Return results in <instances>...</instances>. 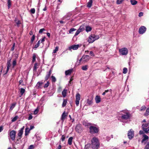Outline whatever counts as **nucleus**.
Listing matches in <instances>:
<instances>
[{"instance_id": "f257e3e1", "label": "nucleus", "mask_w": 149, "mask_h": 149, "mask_svg": "<svg viewBox=\"0 0 149 149\" xmlns=\"http://www.w3.org/2000/svg\"><path fill=\"white\" fill-rule=\"evenodd\" d=\"M91 146L93 149H97L99 147L100 143L97 138L93 137L91 140Z\"/></svg>"}, {"instance_id": "f03ea898", "label": "nucleus", "mask_w": 149, "mask_h": 149, "mask_svg": "<svg viewBox=\"0 0 149 149\" xmlns=\"http://www.w3.org/2000/svg\"><path fill=\"white\" fill-rule=\"evenodd\" d=\"M121 118L123 120H128L130 118V114L127 111H124L121 112L120 113Z\"/></svg>"}, {"instance_id": "7ed1b4c3", "label": "nucleus", "mask_w": 149, "mask_h": 149, "mask_svg": "<svg viewBox=\"0 0 149 149\" xmlns=\"http://www.w3.org/2000/svg\"><path fill=\"white\" fill-rule=\"evenodd\" d=\"M99 130L98 127L93 125L89 127V132L91 134L97 133Z\"/></svg>"}, {"instance_id": "20e7f679", "label": "nucleus", "mask_w": 149, "mask_h": 149, "mask_svg": "<svg viewBox=\"0 0 149 149\" xmlns=\"http://www.w3.org/2000/svg\"><path fill=\"white\" fill-rule=\"evenodd\" d=\"M16 133V131L15 130H12L8 132V137L10 141V139L12 141H14L15 140Z\"/></svg>"}, {"instance_id": "39448f33", "label": "nucleus", "mask_w": 149, "mask_h": 149, "mask_svg": "<svg viewBox=\"0 0 149 149\" xmlns=\"http://www.w3.org/2000/svg\"><path fill=\"white\" fill-rule=\"evenodd\" d=\"M99 38V36L97 35L92 34L90 35L88 38V41L89 43H92L95 40Z\"/></svg>"}, {"instance_id": "423d86ee", "label": "nucleus", "mask_w": 149, "mask_h": 149, "mask_svg": "<svg viewBox=\"0 0 149 149\" xmlns=\"http://www.w3.org/2000/svg\"><path fill=\"white\" fill-rule=\"evenodd\" d=\"M142 128L146 133L149 132V122L143 124L142 125Z\"/></svg>"}, {"instance_id": "0eeeda50", "label": "nucleus", "mask_w": 149, "mask_h": 149, "mask_svg": "<svg viewBox=\"0 0 149 149\" xmlns=\"http://www.w3.org/2000/svg\"><path fill=\"white\" fill-rule=\"evenodd\" d=\"M120 54L122 55H126L128 52L127 49L125 47H123L119 49Z\"/></svg>"}, {"instance_id": "6e6552de", "label": "nucleus", "mask_w": 149, "mask_h": 149, "mask_svg": "<svg viewBox=\"0 0 149 149\" xmlns=\"http://www.w3.org/2000/svg\"><path fill=\"white\" fill-rule=\"evenodd\" d=\"M90 59V56L88 55L83 56L80 60V62H86L88 61Z\"/></svg>"}, {"instance_id": "1a4fd4ad", "label": "nucleus", "mask_w": 149, "mask_h": 149, "mask_svg": "<svg viewBox=\"0 0 149 149\" xmlns=\"http://www.w3.org/2000/svg\"><path fill=\"white\" fill-rule=\"evenodd\" d=\"M80 100V95L79 93H77L76 95L75 104L77 106H78L79 101Z\"/></svg>"}, {"instance_id": "9d476101", "label": "nucleus", "mask_w": 149, "mask_h": 149, "mask_svg": "<svg viewBox=\"0 0 149 149\" xmlns=\"http://www.w3.org/2000/svg\"><path fill=\"white\" fill-rule=\"evenodd\" d=\"M134 136V131L132 129H130L128 133V137L130 139L132 138Z\"/></svg>"}, {"instance_id": "9b49d317", "label": "nucleus", "mask_w": 149, "mask_h": 149, "mask_svg": "<svg viewBox=\"0 0 149 149\" xmlns=\"http://www.w3.org/2000/svg\"><path fill=\"white\" fill-rule=\"evenodd\" d=\"M146 28L144 26H142L139 29V33L140 34H143L146 31Z\"/></svg>"}, {"instance_id": "f8f14e48", "label": "nucleus", "mask_w": 149, "mask_h": 149, "mask_svg": "<svg viewBox=\"0 0 149 149\" xmlns=\"http://www.w3.org/2000/svg\"><path fill=\"white\" fill-rule=\"evenodd\" d=\"M45 37H43L42 39L39 40L35 47H39L40 45V43H42L44 42L45 41Z\"/></svg>"}, {"instance_id": "ddd939ff", "label": "nucleus", "mask_w": 149, "mask_h": 149, "mask_svg": "<svg viewBox=\"0 0 149 149\" xmlns=\"http://www.w3.org/2000/svg\"><path fill=\"white\" fill-rule=\"evenodd\" d=\"M24 127L23 126L21 129L18 131V136L21 138L23 132V130L24 129Z\"/></svg>"}, {"instance_id": "4468645a", "label": "nucleus", "mask_w": 149, "mask_h": 149, "mask_svg": "<svg viewBox=\"0 0 149 149\" xmlns=\"http://www.w3.org/2000/svg\"><path fill=\"white\" fill-rule=\"evenodd\" d=\"M95 100L96 103H99L101 101V99L100 96L97 95L95 98Z\"/></svg>"}, {"instance_id": "2eb2a0df", "label": "nucleus", "mask_w": 149, "mask_h": 149, "mask_svg": "<svg viewBox=\"0 0 149 149\" xmlns=\"http://www.w3.org/2000/svg\"><path fill=\"white\" fill-rule=\"evenodd\" d=\"M14 21L15 22L17 26L18 27L19 26V25L21 24V21L19 20L17 18H15L14 20Z\"/></svg>"}, {"instance_id": "dca6fc26", "label": "nucleus", "mask_w": 149, "mask_h": 149, "mask_svg": "<svg viewBox=\"0 0 149 149\" xmlns=\"http://www.w3.org/2000/svg\"><path fill=\"white\" fill-rule=\"evenodd\" d=\"M73 71V69H70L68 70H66L65 71V73L66 75H70L72 73Z\"/></svg>"}, {"instance_id": "f3484780", "label": "nucleus", "mask_w": 149, "mask_h": 149, "mask_svg": "<svg viewBox=\"0 0 149 149\" xmlns=\"http://www.w3.org/2000/svg\"><path fill=\"white\" fill-rule=\"evenodd\" d=\"M11 66V63H10V60H9L7 62V68L6 71V73L8 72V71L9 70V69Z\"/></svg>"}, {"instance_id": "a211bd4d", "label": "nucleus", "mask_w": 149, "mask_h": 149, "mask_svg": "<svg viewBox=\"0 0 149 149\" xmlns=\"http://www.w3.org/2000/svg\"><path fill=\"white\" fill-rule=\"evenodd\" d=\"M93 3V0H89V1L87 3V7L88 8H90Z\"/></svg>"}, {"instance_id": "6ab92c4d", "label": "nucleus", "mask_w": 149, "mask_h": 149, "mask_svg": "<svg viewBox=\"0 0 149 149\" xmlns=\"http://www.w3.org/2000/svg\"><path fill=\"white\" fill-rule=\"evenodd\" d=\"M85 28L86 31L87 32L91 31L92 29V28L89 25L85 26Z\"/></svg>"}, {"instance_id": "aec40b11", "label": "nucleus", "mask_w": 149, "mask_h": 149, "mask_svg": "<svg viewBox=\"0 0 149 149\" xmlns=\"http://www.w3.org/2000/svg\"><path fill=\"white\" fill-rule=\"evenodd\" d=\"M93 101L92 100L88 99L87 100L86 104L87 106H91L92 105Z\"/></svg>"}, {"instance_id": "412c9836", "label": "nucleus", "mask_w": 149, "mask_h": 149, "mask_svg": "<svg viewBox=\"0 0 149 149\" xmlns=\"http://www.w3.org/2000/svg\"><path fill=\"white\" fill-rule=\"evenodd\" d=\"M51 71L52 70H50L49 72L47 73V74L46 75L45 77V80H47L48 79L50 75H51Z\"/></svg>"}, {"instance_id": "4be33fe9", "label": "nucleus", "mask_w": 149, "mask_h": 149, "mask_svg": "<svg viewBox=\"0 0 149 149\" xmlns=\"http://www.w3.org/2000/svg\"><path fill=\"white\" fill-rule=\"evenodd\" d=\"M72 14L70 13H68L66 14L64 17L65 19H66L67 20L69 19L70 17L71 16Z\"/></svg>"}, {"instance_id": "5701e85b", "label": "nucleus", "mask_w": 149, "mask_h": 149, "mask_svg": "<svg viewBox=\"0 0 149 149\" xmlns=\"http://www.w3.org/2000/svg\"><path fill=\"white\" fill-rule=\"evenodd\" d=\"M67 90L64 89L62 93V94L63 97H65L66 96Z\"/></svg>"}, {"instance_id": "b1692460", "label": "nucleus", "mask_w": 149, "mask_h": 149, "mask_svg": "<svg viewBox=\"0 0 149 149\" xmlns=\"http://www.w3.org/2000/svg\"><path fill=\"white\" fill-rule=\"evenodd\" d=\"M30 129L28 127H26L25 129V136L27 135L30 132Z\"/></svg>"}, {"instance_id": "393cba45", "label": "nucleus", "mask_w": 149, "mask_h": 149, "mask_svg": "<svg viewBox=\"0 0 149 149\" xmlns=\"http://www.w3.org/2000/svg\"><path fill=\"white\" fill-rule=\"evenodd\" d=\"M85 26L84 25H82L80 26L79 28L78 29L81 32L84 31L85 30Z\"/></svg>"}, {"instance_id": "a878e982", "label": "nucleus", "mask_w": 149, "mask_h": 149, "mask_svg": "<svg viewBox=\"0 0 149 149\" xmlns=\"http://www.w3.org/2000/svg\"><path fill=\"white\" fill-rule=\"evenodd\" d=\"M73 139V138L72 137H70L68 139V143L69 145H70L72 144V141Z\"/></svg>"}, {"instance_id": "bb28decb", "label": "nucleus", "mask_w": 149, "mask_h": 149, "mask_svg": "<svg viewBox=\"0 0 149 149\" xmlns=\"http://www.w3.org/2000/svg\"><path fill=\"white\" fill-rule=\"evenodd\" d=\"M78 47H69L68 49L72 52V50H76L78 49Z\"/></svg>"}, {"instance_id": "cd10ccee", "label": "nucleus", "mask_w": 149, "mask_h": 149, "mask_svg": "<svg viewBox=\"0 0 149 149\" xmlns=\"http://www.w3.org/2000/svg\"><path fill=\"white\" fill-rule=\"evenodd\" d=\"M130 1L132 5H134L137 3V1L135 0H130Z\"/></svg>"}, {"instance_id": "c85d7f7f", "label": "nucleus", "mask_w": 149, "mask_h": 149, "mask_svg": "<svg viewBox=\"0 0 149 149\" xmlns=\"http://www.w3.org/2000/svg\"><path fill=\"white\" fill-rule=\"evenodd\" d=\"M42 83L38 82L36 85V88H41L42 86Z\"/></svg>"}, {"instance_id": "c756f323", "label": "nucleus", "mask_w": 149, "mask_h": 149, "mask_svg": "<svg viewBox=\"0 0 149 149\" xmlns=\"http://www.w3.org/2000/svg\"><path fill=\"white\" fill-rule=\"evenodd\" d=\"M67 116V114H66L65 111L64 112L63 114H62V117H61V119L62 120H64L65 118V117H66V116Z\"/></svg>"}, {"instance_id": "7c9ffc66", "label": "nucleus", "mask_w": 149, "mask_h": 149, "mask_svg": "<svg viewBox=\"0 0 149 149\" xmlns=\"http://www.w3.org/2000/svg\"><path fill=\"white\" fill-rule=\"evenodd\" d=\"M88 68V65H85L83 66L82 67L81 69L83 70L86 71Z\"/></svg>"}, {"instance_id": "2f4dec72", "label": "nucleus", "mask_w": 149, "mask_h": 149, "mask_svg": "<svg viewBox=\"0 0 149 149\" xmlns=\"http://www.w3.org/2000/svg\"><path fill=\"white\" fill-rule=\"evenodd\" d=\"M143 139L142 140V142H143V141H144L148 139V137L146 135H143Z\"/></svg>"}, {"instance_id": "473e14b6", "label": "nucleus", "mask_w": 149, "mask_h": 149, "mask_svg": "<svg viewBox=\"0 0 149 149\" xmlns=\"http://www.w3.org/2000/svg\"><path fill=\"white\" fill-rule=\"evenodd\" d=\"M25 91V89H24L23 88H21L20 90V93H21V96H20V97H21V96L23 94Z\"/></svg>"}, {"instance_id": "72a5a7b5", "label": "nucleus", "mask_w": 149, "mask_h": 149, "mask_svg": "<svg viewBox=\"0 0 149 149\" xmlns=\"http://www.w3.org/2000/svg\"><path fill=\"white\" fill-rule=\"evenodd\" d=\"M124 0H117L116 3L117 4H120L122 3Z\"/></svg>"}, {"instance_id": "f704fd0d", "label": "nucleus", "mask_w": 149, "mask_h": 149, "mask_svg": "<svg viewBox=\"0 0 149 149\" xmlns=\"http://www.w3.org/2000/svg\"><path fill=\"white\" fill-rule=\"evenodd\" d=\"M149 115V108H148L146 111V113H144V115L147 116Z\"/></svg>"}, {"instance_id": "c9c22d12", "label": "nucleus", "mask_w": 149, "mask_h": 149, "mask_svg": "<svg viewBox=\"0 0 149 149\" xmlns=\"http://www.w3.org/2000/svg\"><path fill=\"white\" fill-rule=\"evenodd\" d=\"M67 103V100L65 99H64L63 101V104H62V107H64L66 104Z\"/></svg>"}, {"instance_id": "e433bc0d", "label": "nucleus", "mask_w": 149, "mask_h": 149, "mask_svg": "<svg viewBox=\"0 0 149 149\" xmlns=\"http://www.w3.org/2000/svg\"><path fill=\"white\" fill-rule=\"evenodd\" d=\"M7 4L8 8L9 9L11 6V0H8Z\"/></svg>"}, {"instance_id": "4c0bfd02", "label": "nucleus", "mask_w": 149, "mask_h": 149, "mask_svg": "<svg viewBox=\"0 0 149 149\" xmlns=\"http://www.w3.org/2000/svg\"><path fill=\"white\" fill-rule=\"evenodd\" d=\"M51 78H52V82H55L56 81V79L55 77H54L53 76H51Z\"/></svg>"}, {"instance_id": "58836bf2", "label": "nucleus", "mask_w": 149, "mask_h": 149, "mask_svg": "<svg viewBox=\"0 0 149 149\" xmlns=\"http://www.w3.org/2000/svg\"><path fill=\"white\" fill-rule=\"evenodd\" d=\"M127 69L126 68H124L123 69V73L125 74L127 72Z\"/></svg>"}, {"instance_id": "ea45409f", "label": "nucleus", "mask_w": 149, "mask_h": 149, "mask_svg": "<svg viewBox=\"0 0 149 149\" xmlns=\"http://www.w3.org/2000/svg\"><path fill=\"white\" fill-rule=\"evenodd\" d=\"M76 30V29L74 28H71L70 29L69 31V33H72V32Z\"/></svg>"}, {"instance_id": "a19ab883", "label": "nucleus", "mask_w": 149, "mask_h": 149, "mask_svg": "<svg viewBox=\"0 0 149 149\" xmlns=\"http://www.w3.org/2000/svg\"><path fill=\"white\" fill-rule=\"evenodd\" d=\"M35 36L34 35H33L32 38H31V42L32 43L35 39Z\"/></svg>"}, {"instance_id": "79ce46f5", "label": "nucleus", "mask_w": 149, "mask_h": 149, "mask_svg": "<svg viewBox=\"0 0 149 149\" xmlns=\"http://www.w3.org/2000/svg\"><path fill=\"white\" fill-rule=\"evenodd\" d=\"M38 65L37 63H36L34 65V68L33 69V71H35L37 68H38Z\"/></svg>"}, {"instance_id": "37998d69", "label": "nucleus", "mask_w": 149, "mask_h": 149, "mask_svg": "<svg viewBox=\"0 0 149 149\" xmlns=\"http://www.w3.org/2000/svg\"><path fill=\"white\" fill-rule=\"evenodd\" d=\"M146 109V107L145 106H143L142 107L140 111H143L145 110Z\"/></svg>"}, {"instance_id": "c03bdc74", "label": "nucleus", "mask_w": 149, "mask_h": 149, "mask_svg": "<svg viewBox=\"0 0 149 149\" xmlns=\"http://www.w3.org/2000/svg\"><path fill=\"white\" fill-rule=\"evenodd\" d=\"M49 82L48 81H47V83L45 84L44 86V87L45 88H47L49 86Z\"/></svg>"}, {"instance_id": "a18cd8bd", "label": "nucleus", "mask_w": 149, "mask_h": 149, "mask_svg": "<svg viewBox=\"0 0 149 149\" xmlns=\"http://www.w3.org/2000/svg\"><path fill=\"white\" fill-rule=\"evenodd\" d=\"M144 149H149V141L147 143Z\"/></svg>"}, {"instance_id": "49530a36", "label": "nucleus", "mask_w": 149, "mask_h": 149, "mask_svg": "<svg viewBox=\"0 0 149 149\" xmlns=\"http://www.w3.org/2000/svg\"><path fill=\"white\" fill-rule=\"evenodd\" d=\"M30 12L32 14H34L35 12V9L34 8H32L30 10Z\"/></svg>"}, {"instance_id": "de8ad7c7", "label": "nucleus", "mask_w": 149, "mask_h": 149, "mask_svg": "<svg viewBox=\"0 0 149 149\" xmlns=\"http://www.w3.org/2000/svg\"><path fill=\"white\" fill-rule=\"evenodd\" d=\"M80 32H81L78 29L75 33L74 36H77L80 33Z\"/></svg>"}, {"instance_id": "09e8293b", "label": "nucleus", "mask_w": 149, "mask_h": 149, "mask_svg": "<svg viewBox=\"0 0 149 149\" xmlns=\"http://www.w3.org/2000/svg\"><path fill=\"white\" fill-rule=\"evenodd\" d=\"M84 125L86 126H87L89 128L90 126H92L91 125V124L89 123H86Z\"/></svg>"}, {"instance_id": "8fccbe9b", "label": "nucleus", "mask_w": 149, "mask_h": 149, "mask_svg": "<svg viewBox=\"0 0 149 149\" xmlns=\"http://www.w3.org/2000/svg\"><path fill=\"white\" fill-rule=\"evenodd\" d=\"M15 105H16L15 103L13 104L10 107V109H11V110H12L15 107Z\"/></svg>"}, {"instance_id": "3c124183", "label": "nucleus", "mask_w": 149, "mask_h": 149, "mask_svg": "<svg viewBox=\"0 0 149 149\" xmlns=\"http://www.w3.org/2000/svg\"><path fill=\"white\" fill-rule=\"evenodd\" d=\"M45 29L44 28H42L40 29L39 31V33L41 34L43 31H45Z\"/></svg>"}, {"instance_id": "603ef678", "label": "nucleus", "mask_w": 149, "mask_h": 149, "mask_svg": "<svg viewBox=\"0 0 149 149\" xmlns=\"http://www.w3.org/2000/svg\"><path fill=\"white\" fill-rule=\"evenodd\" d=\"M36 56L35 54H33V56L32 62H34L36 60Z\"/></svg>"}, {"instance_id": "864d4df0", "label": "nucleus", "mask_w": 149, "mask_h": 149, "mask_svg": "<svg viewBox=\"0 0 149 149\" xmlns=\"http://www.w3.org/2000/svg\"><path fill=\"white\" fill-rule=\"evenodd\" d=\"M16 60H14L13 62V67H14L16 65Z\"/></svg>"}, {"instance_id": "5fc2aeb1", "label": "nucleus", "mask_w": 149, "mask_h": 149, "mask_svg": "<svg viewBox=\"0 0 149 149\" xmlns=\"http://www.w3.org/2000/svg\"><path fill=\"white\" fill-rule=\"evenodd\" d=\"M58 47H56L55 49L53 50V53H55L58 50Z\"/></svg>"}, {"instance_id": "6e6d98bb", "label": "nucleus", "mask_w": 149, "mask_h": 149, "mask_svg": "<svg viewBox=\"0 0 149 149\" xmlns=\"http://www.w3.org/2000/svg\"><path fill=\"white\" fill-rule=\"evenodd\" d=\"M17 119V116L15 117L12 120V121L13 122L16 121Z\"/></svg>"}, {"instance_id": "4d7b16f0", "label": "nucleus", "mask_w": 149, "mask_h": 149, "mask_svg": "<svg viewBox=\"0 0 149 149\" xmlns=\"http://www.w3.org/2000/svg\"><path fill=\"white\" fill-rule=\"evenodd\" d=\"M38 111V109H36L34 111V114H36Z\"/></svg>"}, {"instance_id": "13d9d810", "label": "nucleus", "mask_w": 149, "mask_h": 149, "mask_svg": "<svg viewBox=\"0 0 149 149\" xmlns=\"http://www.w3.org/2000/svg\"><path fill=\"white\" fill-rule=\"evenodd\" d=\"M65 139V137L64 135H62L61 138V140L62 141H63Z\"/></svg>"}, {"instance_id": "bf43d9fd", "label": "nucleus", "mask_w": 149, "mask_h": 149, "mask_svg": "<svg viewBox=\"0 0 149 149\" xmlns=\"http://www.w3.org/2000/svg\"><path fill=\"white\" fill-rule=\"evenodd\" d=\"M34 148V147L33 145H31L29 146L28 149H33Z\"/></svg>"}, {"instance_id": "052dcab7", "label": "nucleus", "mask_w": 149, "mask_h": 149, "mask_svg": "<svg viewBox=\"0 0 149 149\" xmlns=\"http://www.w3.org/2000/svg\"><path fill=\"white\" fill-rule=\"evenodd\" d=\"M32 118H33V116H32V115H29V116L28 117V119L29 120H30L32 119Z\"/></svg>"}, {"instance_id": "680f3d73", "label": "nucleus", "mask_w": 149, "mask_h": 149, "mask_svg": "<svg viewBox=\"0 0 149 149\" xmlns=\"http://www.w3.org/2000/svg\"><path fill=\"white\" fill-rule=\"evenodd\" d=\"M143 15V13L142 12H140L139 14V17H141Z\"/></svg>"}, {"instance_id": "e2e57ef3", "label": "nucleus", "mask_w": 149, "mask_h": 149, "mask_svg": "<svg viewBox=\"0 0 149 149\" xmlns=\"http://www.w3.org/2000/svg\"><path fill=\"white\" fill-rule=\"evenodd\" d=\"M89 54L91 56H94V54L93 52H92V51L90 52Z\"/></svg>"}, {"instance_id": "0e129e2a", "label": "nucleus", "mask_w": 149, "mask_h": 149, "mask_svg": "<svg viewBox=\"0 0 149 149\" xmlns=\"http://www.w3.org/2000/svg\"><path fill=\"white\" fill-rule=\"evenodd\" d=\"M70 47H79V45L78 44L74 45L72 46H71Z\"/></svg>"}, {"instance_id": "69168bd1", "label": "nucleus", "mask_w": 149, "mask_h": 149, "mask_svg": "<svg viewBox=\"0 0 149 149\" xmlns=\"http://www.w3.org/2000/svg\"><path fill=\"white\" fill-rule=\"evenodd\" d=\"M111 139V137L110 136H107L106 137V139L108 141H109Z\"/></svg>"}, {"instance_id": "338daca9", "label": "nucleus", "mask_w": 149, "mask_h": 149, "mask_svg": "<svg viewBox=\"0 0 149 149\" xmlns=\"http://www.w3.org/2000/svg\"><path fill=\"white\" fill-rule=\"evenodd\" d=\"M139 133L140 134H142L143 133V132L142 130H140L139 131Z\"/></svg>"}, {"instance_id": "774afa93", "label": "nucleus", "mask_w": 149, "mask_h": 149, "mask_svg": "<svg viewBox=\"0 0 149 149\" xmlns=\"http://www.w3.org/2000/svg\"><path fill=\"white\" fill-rule=\"evenodd\" d=\"M61 146L60 145H59L57 147V149H61Z\"/></svg>"}]
</instances>
